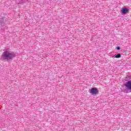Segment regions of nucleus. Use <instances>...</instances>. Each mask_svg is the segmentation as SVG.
<instances>
[{
	"mask_svg": "<svg viewBox=\"0 0 131 131\" xmlns=\"http://www.w3.org/2000/svg\"><path fill=\"white\" fill-rule=\"evenodd\" d=\"M121 57V54H118L116 55V56H115V58H120Z\"/></svg>",
	"mask_w": 131,
	"mask_h": 131,
	"instance_id": "5",
	"label": "nucleus"
},
{
	"mask_svg": "<svg viewBox=\"0 0 131 131\" xmlns=\"http://www.w3.org/2000/svg\"><path fill=\"white\" fill-rule=\"evenodd\" d=\"M99 91L97 88H92L90 90V94L92 95H96L97 93H98Z\"/></svg>",
	"mask_w": 131,
	"mask_h": 131,
	"instance_id": "3",
	"label": "nucleus"
},
{
	"mask_svg": "<svg viewBox=\"0 0 131 131\" xmlns=\"http://www.w3.org/2000/svg\"><path fill=\"white\" fill-rule=\"evenodd\" d=\"M124 85L128 91L131 92V80L126 82Z\"/></svg>",
	"mask_w": 131,
	"mask_h": 131,
	"instance_id": "2",
	"label": "nucleus"
},
{
	"mask_svg": "<svg viewBox=\"0 0 131 131\" xmlns=\"http://www.w3.org/2000/svg\"><path fill=\"white\" fill-rule=\"evenodd\" d=\"M121 13H123L124 15L128 13V8H123L121 10Z\"/></svg>",
	"mask_w": 131,
	"mask_h": 131,
	"instance_id": "4",
	"label": "nucleus"
},
{
	"mask_svg": "<svg viewBox=\"0 0 131 131\" xmlns=\"http://www.w3.org/2000/svg\"><path fill=\"white\" fill-rule=\"evenodd\" d=\"M117 50H120V47H117L116 48Z\"/></svg>",
	"mask_w": 131,
	"mask_h": 131,
	"instance_id": "6",
	"label": "nucleus"
},
{
	"mask_svg": "<svg viewBox=\"0 0 131 131\" xmlns=\"http://www.w3.org/2000/svg\"><path fill=\"white\" fill-rule=\"evenodd\" d=\"M15 57H16L15 52H12L9 48H6L1 55V60H12Z\"/></svg>",
	"mask_w": 131,
	"mask_h": 131,
	"instance_id": "1",
	"label": "nucleus"
}]
</instances>
